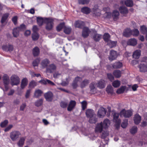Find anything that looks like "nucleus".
I'll return each mask as SVG.
<instances>
[{"mask_svg": "<svg viewBox=\"0 0 147 147\" xmlns=\"http://www.w3.org/2000/svg\"><path fill=\"white\" fill-rule=\"evenodd\" d=\"M89 83V81L87 80H84L81 83L80 87L81 88H83L86 86Z\"/></svg>", "mask_w": 147, "mask_h": 147, "instance_id": "obj_54", "label": "nucleus"}, {"mask_svg": "<svg viewBox=\"0 0 147 147\" xmlns=\"http://www.w3.org/2000/svg\"><path fill=\"white\" fill-rule=\"evenodd\" d=\"M103 128L102 122H101L100 123L97 124L96 125L95 129V130L96 132L100 133L102 131Z\"/></svg>", "mask_w": 147, "mask_h": 147, "instance_id": "obj_23", "label": "nucleus"}, {"mask_svg": "<svg viewBox=\"0 0 147 147\" xmlns=\"http://www.w3.org/2000/svg\"><path fill=\"white\" fill-rule=\"evenodd\" d=\"M10 80L11 84L12 86L17 85L20 82V78L16 75H12L10 78Z\"/></svg>", "mask_w": 147, "mask_h": 147, "instance_id": "obj_4", "label": "nucleus"}, {"mask_svg": "<svg viewBox=\"0 0 147 147\" xmlns=\"http://www.w3.org/2000/svg\"><path fill=\"white\" fill-rule=\"evenodd\" d=\"M107 76L108 78L111 82L113 81L114 79L113 76L111 74H108Z\"/></svg>", "mask_w": 147, "mask_h": 147, "instance_id": "obj_63", "label": "nucleus"}, {"mask_svg": "<svg viewBox=\"0 0 147 147\" xmlns=\"http://www.w3.org/2000/svg\"><path fill=\"white\" fill-rule=\"evenodd\" d=\"M105 109L103 107H100L98 111L97 115L100 118H103L106 114Z\"/></svg>", "mask_w": 147, "mask_h": 147, "instance_id": "obj_11", "label": "nucleus"}, {"mask_svg": "<svg viewBox=\"0 0 147 147\" xmlns=\"http://www.w3.org/2000/svg\"><path fill=\"white\" fill-rule=\"evenodd\" d=\"M42 102L43 100L42 99H40L35 102V105L36 106L38 107L42 105Z\"/></svg>", "mask_w": 147, "mask_h": 147, "instance_id": "obj_55", "label": "nucleus"}, {"mask_svg": "<svg viewBox=\"0 0 147 147\" xmlns=\"http://www.w3.org/2000/svg\"><path fill=\"white\" fill-rule=\"evenodd\" d=\"M68 103L66 102L61 101L60 103L61 107L63 108H66L67 105Z\"/></svg>", "mask_w": 147, "mask_h": 147, "instance_id": "obj_60", "label": "nucleus"}, {"mask_svg": "<svg viewBox=\"0 0 147 147\" xmlns=\"http://www.w3.org/2000/svg\"><path fill=\"white\" fill-rule=\"evenodd\" d=\"M119 10L123 16H125L128 13L127 9L124 6H121L119 7Z\"/></svg>", "mask_w": 147, "mask_h": 147, "instance_id": "obj_18", "label": "nucleus"}, {"mask_svg": "<svg viewBox=\"0 0 147 147\" xmlns=\"http://www.w3.org/2000/svg\"><path fill=\"white\" fill-rule=\"evenodd\" d=\"M123 66L122 63L118 61L116 62L113 64V67L115 69H118L121 68Z\"/></svg>", "mask_w": 147, "mask_h": 147, "instance_id": "obj_33", "label": "nucleus"}, {"mask_svg": "<svg viewBox=\"0 0 147 147\" xmlns=\"http://www.w3.org/2000/svg\"><path fill=\"white\" fill-rule=\"evenodd\" d=\"M46 18H43L40 17H36L37 22L39 26H41L43 25L44 23H45V20Z\"/></svg>", "mask_w": 147, "mask_h": 147, "instance_id": "obj_19", "label": "nucleus"}, {"mask_svg": "<svg viewBox=\"0 0 147 147\" xmlns=\"http://www.w3.org/2000/svg\"><path fill=\"white\" fill-rule=\"evenodd\" d=\"M97 86L101 89L105 88V81L102 80H100L97 84Z\"/></svg>", "mask_w": 147, "mask_h": 147, "instance_id": "obj_32", "label": "nucleus"}, {"mask_svg": "<svg viewBox=\"0 0 147 147\" xmlns=\"http://www.w3.org/2000/svg\"><path fill=\"white\" fill-rule=\"evenodd\" d=\"M119 15V13L118 11L115 10L113 11L112 16L114 21H116L118 20Z\"/></svg>", "mask_w": 147, "mask_h": 147, "instance_id": "obj_26", "label": "nucleus"}, {"mask_svg": "<svg viewBox=\"0 0 147 147\" xmlns=\"http://www.w3.org/2000/svg\"><path fill=\"white\" fill-rule=\"evenodd\" d=\"M36 85V83L34 80L31 81L30 83L29 86L30 88H33Z\"/></svg>", "mask_w": 147, "mask_h": 147, "instance_id": "obj_61", "label": "nucleus"}, {"mask_svg": "<svg viewBox=\"0 0 147 147\" xmlns=\"http://www.w3.org/2000/svg\"><path fill=\"white\" fill-rule=\"evenodd\" d=\"M84 23L81 21L78 20L76 22L75 26L76 27L79 28H82L84 25Z\"/></svg>", "mask_w": 147, "mask_h": 147, "instance_id": "obj_24", "label": "nucleus"}, {"mask_svg": "<svg viewBox=\"0 0 147 147\" xmlns=\"http://www.w3.org/2000/svg\"><path fill=\"white\" fill-rule=\"evenodd\" d=\"M39 82L41 84L44 85H46L47 84L52 86H54L55 85V84L53 82L49 80L46 79L41 80L39 81Z\"/></svg>", "mask_w": 147, "mask_h": 147, "instance_id": "obj_13", "label": "nucleus"}, {"mask_svg": "<svg viewBox=\"0 0 147 147\" xmlns=\"http://www.w3.org/2000/svg\"><path fill=\"white\" fill-rule=\"evenodd\" d=\"M55 18L49 17L45 18V23L46 24L45 28L48 31L52 30L54 26V22Z\"/></svg>", "mask_w": 147, "mask_h": 147, "instance_id": "obj_1", "label": "nucleus"}, {"mask_svg": "<svg viewBox=\"0 0 147 147\" xmlns=\"http://www.w3.org/2000/svg\"><path fill=\"white\" fill-rule=\"evenodd\" d=\"M125 5L127 7H131L133 5V2L131 0H127L124 1Z\"/></svg>", "mask_w": 147, "mask_h": 147, "instance_id": "obj_41", "label": "nucleus"}, {"mask_svg": "<svg viewBox=\"0 0 147 147\" xmlns=\"http://www.w3.org/2000/svg\"><path fill=\"white\" fill-rule=\"evenodd\" d=\"M82 104V109L84 110L86 107V106L87 105V102L85 101H83L81 102Z\"/></svg>", "mask_w": 147, "mask_h": 147, "instance_id": "obj_59", "label": "nucleus"}, {"mask_svg": "<svg viewBox=\"0 0 147 147\" xmlns=\"http://www.w3.org/2000/svg\"><path fill=\"white\" fill-rule=\"evenodd\" d=\"M117 53L116 51L111 50L110 52L109 55V59L110 61H112L115 59L117 56Z\"/></svg>", "mask_w": 147, "mask_h": 147, "instance_id": "obj_8", "label": "nucleus"}, {"mask_svg": "<svg viewBox=\"0 0 147 147\" xmlns=\"http://www.w3.org/2000/svg\"><path fill=\"white\" fill-rule=\"evenodd\" d=\"M76 102L74 100L70 101L67 107V110L69 111H71L75 107Z\"/></svg>", "mask_w": 147, "mask_h": 147, "instance_id": "obj_15", "label": "nucleus"}, {"mask_svg": "<svg viewBox=\"0 0 147 147\" xmlns=\"http://www.w3.org/2000/svg\"><path fill=\"white\" fill-rule=\"evenodd\" d=\"M44 97L47 101H51L53 99V94L51 92L49 91L45 94Z\"/></svg>", "mask_w": 147, "mask_h": 147, "instance_id": "obj_10", "label": "nucleus"}, {"mask_svg": "<svg viewBox=\"0 0 147 147\" xmlns=\"http://www.w3.org/2000/svg\"><path fill=\"white\" fill-rule=\"evenodd\" d=\"M121 84V82L120 81L116 80L114 81L112 83L113 86L115 88H117L119 87Z\"/></svg>", "mask_w": 147, "mask_h": 147, "instance_id": "obj_44", "label": "nucleus"}, {"mask_svg": "<svg viewBox=\"0 0 147 147\" xmlns=\"http://www.w3.org/2000/svg\"><path fill=\"white\" fill-rule=\"evenodd\" d=\"M132 111L130 110H126L125 109H123L120 113V115L121 117L123 116L125 118L129 117L132 115Z\"/></svg>", "mask_w": 147, "mask_h": 147, "instance_id": "obj_5", "label": "nucleus"}, {"mask_svg": "<svg viewBox=\"0 0 147 147\" xmlns=\"http://www.w3.org/2000/svg\"><path fill=\"white\" fill-rule=\"evenodd\" d=\"M21 135V133L18 131H14L11 132L10 134V137L13 141L17 140Z\"/></svg>", "mask_w": 147, "mask_h": 147, "instance_id": "obj_2", "label": "nucleus"}, {"mask_svg": "<svg viewBox=\"0 0 147 147\" xmlns=\"http://www.w3.org/2000/svg\"><path fill=\"white\" fill-rule=\"evenodd\" d=\"M78 2L80 4L82 5L87 4L90 1V0H78Z\"/></svg>", "mask_w": 147, "mask_h": 147, "instance_id": "obj_56", "label": "nucleus"}, {"mask_svg": "<svg viewBox=\"0 0 147 147\" xmlns=\"http://www.w3.org/2000/svg\"><path fill=\"white\" fill-rule=\"evenodd\" d=\"M39 62V59H37L34 60L32 63V65L34 66H36L38 65Z\"/></svg>", "mask_w": 147, "mask_h": 147, "instance_id": "obj_62", "label": "nucleus"}, {"mask_svg": "<svg viewBox=\"0 0 147 147\" xmlns=\"http://www.w3.org/2000/svg\"><path fill=\"white\" fill-rule=\"evenodd\" d=\"M113 74L116 78H118L121 76V72L119 70H115L113 71Z\"/></svg>", "mask_w": 147, "mask_h": 147, "instance_id": "obj_36", "label": "nucleus"}, {"mask_svg": "<svg viewBox=\"0 0 147 147\" xmlns=\"http://www.w3.org/2000/svg\"><path fill=\"white\" fill-rule=\"evenodd\" d=\"M119 114L118 113H115L113 115V121L115 122V126L117 128L119 127L121 123V120L118 119Z\"/></svg>", "mask_w": 147, "mask_h": 147, "instance_id": "obj_6", "label": "nucleus"}, {"mask_svg": "<svg viewBox=\"0 0 147 147\" xmlns=\"http://www.w3.org/2000/svg\"><path fill=\"white\" fill-rule=\"evenodd\" d=\"M26 12L33 14L35 13L34 9V8H31L30 10H26Z\"/></svg>", "mask_w": 147, "mask_h": 147, "instance_id": "obj_64", "label": "nucleus"}, {"mask_svg": "<svg viewBox=\"0 0 147 147\" xmlns=\"http://www.w3.org/2000/svg\"><path fill=\"white\" fill-rule=\"evenodd\" d=\"M140 31L143 34H146L147 33V28L144 25L141 26Z\"/></svg>", "mask_w": 147, "mask_h": 147, "instance_id": "obj_45", "label": "nucleus"}, {"mask_svg": "<svg viewBox=\"0 0 147 147\" xmlns=\"http://www.w3.org/2000/svg\"><path fill=\"white\" fill-rule=\"evenodd\" d=\"M94 86V84L93 82L91 83L90 85V90L92 93L96 92V89Z\"/></svg>", "mask_w": 147, "mask_h": 147, "instance_id": "obj_47", "label": "nucleus"}, {"mask_svg": "<svg viewBox=\"0 0 147 147\" xmlns=\"http://www.w3.org/2000/svg\"><path fill=\"white\" fill-rule=\"evenodd\" d=\"M126 88V87L125 86H121L120 88L117 90L116 92L118 94H120L123 93L125 90Z\"/></svg>", "mask_w": 147, "mask_h": 147, "instance_id": "obj_42", "label": "nucleus"}, {"mask_svg": "<svg viewBox=\"0 0 147 147\" xmlns=\"http://www.w3.org/2000/svg\"><path fill=\"white\" fill-rule=\"evenodd\" d=\"M39 35L37 32L33 33L32 35V38L33 40H36L38 39Z\"/></svg>", "mask_w": 147, "mask_h": 147, "instance_id": "obj_51", "label": "nucleus"}, {"mask_svg": "<svg viewBox=\"0 0 147 147\" xmlns=\"http://www.w3.org/2000/svg\"><path fill=\"white\" fill-rule=\"evenodd\" d=\"M28 83V80L26 78H24L22 81L21 83V88L23 89L27 85Z\"/></svg>", "mask_w": 147, "mask_h": 147, "instance_id": "obj_39", "label": "nucleus"}, {"mask_svg": "<svg viewBox=\"0 0 147 147\" xmlns=\"http://www.w3.org/2000/svg\"><path fill=\"white\" fill-rule=\"evenodd\" d=\"M9 15V13H6L3 14L1 20V22L2 24H3L6 21Z\"/></svg>", "mask_w": 147, "mask_h": 147, "instance_id": "obj_38", "label": "nucleus"}, {"mask_svg": "<svg viewBox=\"0 0 147 147\" xmlns=\"http://www.w3.org/2000/svg\"><path fill=\"white\" fill-rule=\"evenodd\" d=\"M2 48L3 50L6 51H12L13 49V46L10 44L3 45L2 46Z\"/></svg>", "mask_w": 147, "mask_h": 147, "instance_id": "obj_14", "label": "nucleus"}, {"mask_svg": "<svg viewBox=\"0 0 147 147\" xmlns=\"http://www.w3.org/2000/svg\"><path fill=\"white\" fill-rule=\"evenodd\" d=\"M86 114L87 117L88 118L94 116L93 111L91 109H87L86 111Z\"/></svg>", "mask_w": 147, "mask_h": 147, "instance_id": "obj_28", "label": "nucleus"}, {"mask_svg": "<svg viewBox=\"0 0 147 147\" xmlns=\"http://www.w3.org/2000/svg\"><path fill=\"white\" fill-rule=\"evenodd\" d=\"M65 26V23L64 22L60 23L56 28V29L57 31H61Z\"/></svg>", "mask_w": 147, "mask_h": 147, "instance_id": "obj_48", "label": "nucleus"}, {"mask_svg": "<svg viewBox=\"0 0 147 147\" xmlns=\"http://www.w3.org/2000/svg\"><path fill=\"white\" fill-rule=\"evenodd\" d=\"M128 124V120L125 119L123 121L121 124V126L123 128H125Z\"/></svg>", "mask_w": 147, "mask_h": 147, "instance_id": "obj_58", "label": "nucleus"}, {"mask_svg": "<svg viewBox=\"0 0 147 147\" xmlns=\"http://www.w3.org/2000/svg\"><path fill=\"white\" fill-rule=\"evenodd\" d=\"M8 121L7 120H5L3 121L0 124L1 127H5L8 124Z\"/></svg>", "mask_w": 147, "mask_h": 147, "instance_id": "obj_57", "label": "nucleus"}, {"mask_svg": "<svg viewBox=\"0 0 147 147\" xmlns=\"http://www.w3.org/2000/svg\"><path fill=\"white\" fill-rule=\"evenodd\" d=\"M82 12L86 14H88L90 12V10L89 8L87 7H84L81 9Z\"/></svg>", "mask_w": 147, "mask_h": 147, "instance_id": "obj_40", "label": "nucleus"}, {"mask_svg": "<svg viewBox=\"0 0 147 147\" xmlns=\"http://www.w3.org/2000/svg\"><path fill=\"white\" fill-rule=\"evenodd\" d=\"M33 54L34 57L37 56L40 53L39 48L37 47H35L33 49Z\"/></svg>", "mask_w": 147, "mask_h": 147, "instance_id": "obj_35", "label": "nucleus"}, {"mask_svg": "<svg viewBox=\"0 0 147 147\" xmlns=\"http://www.w3.org/2000/svg\"><path fill=\"white\" fill-rule=\"evenodd\" d=\"M106 90L108 93L111 94L113 93V88L112 86L111 85L107 86Z\"/></svg>", "mask_w": 147, "mask_h": 147, "instance_id": "obj_46", "label": "nucleus"}, {"mask_svg": "<svg viewBox=\"0 0 147 147\" xmlns=\"http://www.w3.org/2000/svg\"><path fill=\"white\" fill-rule=\"evenodd\" d=\"M90 32L93 33L92 29L90 30L88 27H84L83 29L82 36L84 38H86L88 36Z\"/></svg>", "mask_w": 147, "mask_h": 147, "instance_id": "obj_7", "label": "nucleus"}, {"mask_svg": "<svg viewBox=\"0 0 147 147\" xmlns=\"http://www.w3.org/2000/svg\"><path fill=\"white\" fill-rule=\"evenodd\" d=\"M134 120L135 124H138L141 121V117L139 115L136 114L135 115Z\"/></svg>", "mask_w": 147, "mask_h": 147, "instance_id": "obj_27", "label": "nucleus"}, {"mask_svg": "<svg viewBox=\"0 0 147 147\" xmlns=\"http://www.w3.org/2000/svg\"><path fill=\"white\" fill-rule=\"evenodd\" d=\"M131 30L130 28H127L125 29L123 33V35L126 37H128L131 35Z\"/></svg>", "mask_w": 147, "mask_h": 147, "instance_id": "obj_29", "label": "nucleus"}, {"mask_svg": "<svg viewBox=\"0 0 147 147\" xmlns=\"http://www.w3.org/2000/svg\"><path fill=\"white\" fill-rule=\"evenodd\" d=\"M140 71L141 72H146L147 71V64L145 65L141 63L139 66Z\"/></svg>", "mask_w": 147, "mask_h": 147, "instance_id": "obj_22", "label": "nucleus"}, {"mask_svg": "<svg viewBox=\"0 0 147 147\" xmlns=\"http://www.w3.org/2000/svg\"><path fill=\"white\" fill-rule=\"evenodd\" d=\"M141 55V51L140 50L135 51L133 53V57L135 59L139 58Z\"/></svg>", "mask_w": 147, "mask_h": 147, "instance_id": "obj_30", "label": "nucleus"}, {"mask_svg": "<svg viewBox=\"0 0 147 147\" xmlns=\"http://www.w3.org/2000/svg\"><path fill=\"white\" fill-rule=\"evenodd\" d=\"M50 62L49 60L47 59H45L42 60L40 63L42 68H44L47 67L48 65L50 63Z\"/></svg>", "mask_w": 147, "mask_h": 147, "instance_id": "obj_17", "label": "nucleus"}, {"mask_svg": "<svg viewBox=\"0 0 147 147\" xmlns=\"http://www.w3.org/2000/svg\"><path fill=\"white\" fill-rule=\"evenodd\" d=\"M20 28H14L13 30V36L15 37H17L19 35Z\"/></svg>", "mask_w": 147, "mask_h": 147, "instance_id": "obj_31", "label": "nucleus"}, {"mask_svg": "<svg viewBox=\"0 0 147 147\" xmlns=\"http://www.w3.org/2000/svg\"><path fill=\"white\" fill-rule=\"evenodd\" d=\"M71 30V28L69 26H65L64 28V32L66 34H69Z\"/></svg>", "mask_w": 147, "mask_h": 147, "instance_id": "obj_43", "label": "nucleus"}, {"mask_svg": "<svg viewBox=\"0 0 147 147\" xmlns=\"http://www.w3.org/2000/svg\"><path fill=\"white\" fill-rule=\"evenodd\" d=\"M97 121V119L95 116H94L90 118L89 122L90 123H95Z\"/></svg>", "mask_w": 147, "mask_h": 147, "instance_id": "obj_53", "label": "nucleus"}, {"mask_svg": "<svg viewBox=\"0 0 147 147\" xmlns=\"http://www.w3.org/2000/svg\"><path fill=\"white\" fill-rule=\"evenodd\" d=\"M92 31L93 32L92 33L94 34L93 36L94 40L96 41H99L101 38L102 35L97 34V32L94 29H92Z\"/></svg>", "mask_w": 147, "mask_h": 147, "instance_id": "obj_12", "label": "nucleus"}, {"mask_svg": "<svg viewBox=\"0 0 147 147\" xmlns=\"http://www.w3.org/2000/svg\"><path fill=\"white\" fill-rule=\"evenodd\" d=\"M110 35L108 33H105L103 36V38L104 40L107 42L110 40Z\"/></svg>", "mask_w": 147, "mask_h": 147, "instance_id": "obj_50", "label": "nucleus"}, {"mask_svg": "<svg viewBox=\"0 0 147 147\" xmlns=\"http://www.w3.org/2000/svg\"><path fill=\"white\" fill-rule=\"evenodd\" d=\"M131 35L134 36H137L139 34V31L137 29H135L132 30H131Z\"/></svg>", "mask_w": 147, "mask_h": 147, "instance_id": "obj_52", "label": "nucleus"}, {"mask_svg": "<svg viewBox=\"0 0 147 147\" xmlns=\"http://www.w3.org/2000/svg\"><path fill=\"white\" fill-rule=\"evenodd\" d=\"M56 68V67L55 64H51L47 67L46 72L48 73H52L55 71Z\"/></svg>", "mask_w": 147, "mask_h": 147, "instance_id": "obj_9", "label": "nucleus"}, {"mask_svg": "<svg viewBox=\"0 0 147 147\" xmlns=\"http://www.w3.org/2000/svg\"><path fill=\"white\" fill-rule=\"evenodd\" d=\"M107 43L109 46L110 48H112L116 46L117 42L116 41H113L110 40L107 42Z\"/></svg>", "mask_w": 147, "mask_h": 147, "instance_id": "obj_37", "label": "nucleus"}, {"mask_svg": "<svg viewBox=\"0 0 147 147\" xmlns=\"http://www.w3.org/2000/svg\"><path fill=\"white\" fill-rule=\"evenodd\" d=\"M43 92L39 89L36 90L34 93V96L36 98H38L41 96Z\"/></svg>", "mask_w": 147, "mask_h": 147, "instance_id": "obj_34", "label": "nucleus"}, {"mask_svg": "<svg viewBox=\"0 0 147 147\" xmlns=\"http://www.w3.org/2000/svg\"><path fill=\"white\" fill-rule=\"evenodd\" d=\"M82 78L80 77H77L76 78L72 83L73 88H76L78 86V83L79 82H80Z\"/></svg>", "mask_w": 147, "mask_h": 147, "instance_id": "obj_21", "label": "nucleus"}, {"mask_svg": "<svg viewBox=\"0 0 147 147\" xmlns=\"http://www.w3.org/2000/svg\"><path fill=\"white\" fill-rule=\"evenodd\" d=\"M25 137H21L17 143V144L19 147H22L24 145L25 140Z\"/></svg>", "mask_w": 147, "mask_h": 147, "instance_id": "obj_25", "label": "nucleus"}, {"mask_svg": "<svg viewBox=\"0 0 147 147\" xmlns=\"http://www.w3.org/2000/svg\"><path fill=\"white\" fill-rule=\"evenodd\" d=\"M110 124V122L109 120L106 119H105L102 122V125L103 128L106 129H107Z\"/></svg>", "mask_w": 147, "mask_h": 147, "instance_id": "obj_16", "label": "nucleus"}, {"mask_svg": "<svg viewBox=\"0 0 147 147\" xmlns=\"http://www.w3.org/2000/svg\"><path fill=\"white\" fill-rule=\"evenodd\" d=\"M137 43V40L134 38H131L129 39L127 41V44L128 45L135 46Z\"/></svg>", "mask_w": 147, "mask_h": 147, "instance_id": "obj_20", "label": "nucleus"}, {"mask_svg": "<svg viewBox=\"0 0 147 147\" xmlns=\"http://www.w3.org/2000/svg\"><path fill=\"white\" fill-rule=\"evenodd\" d=\"M138 131V128L137 127L134 126L130 129V131L131 134H134L137 132Z\"/></svg>", "mask_w": 147, "mask_h": 147, "instance_id": "obj_49", "label": "nucleus"}, {"mask_svg": "<svg viewBox=\"0 0 147 147\" xmlns=\"http://www.w3.org/2000/svg\"><path fill=\"white\" fill-rule=\"evenodd\" d=\"M3 80L5 88V90L2 88L4 91H7L9 89L8 85L9 83V76L7 74H4L3 77Z\"/></svg>", "mask_w": 147, "mask_h": 147, "instance_id": "obj_3", "label": "nucleus"}]
</instances>
